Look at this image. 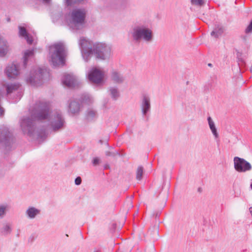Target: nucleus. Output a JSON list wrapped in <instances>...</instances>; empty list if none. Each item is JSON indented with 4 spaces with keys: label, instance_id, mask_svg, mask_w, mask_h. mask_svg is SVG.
I'll return each mask as SVG.
<instances>
[{
    "label": "nucleus",
    "instance_id": "f257e3e1",
    "mask_svg": "<svg viewBox=\"0 0 252 252\" xmlns=\"http://www.w3.org/2000/svg\"><path fill=\"white\" fill-rule=\"evenodd\" d=\"M51 107L50 103L44 100L36 102L31 112V117H24L21 120L20 126L25 133L29 135L33 131L34 121L36 120L49 119L51 126L54 131L62 129L64 126V121L59 112H55L50 116Z\"/></svg>",
    "mask_w": 252,
    "mask_h": 252
},
{
    "label": "nucleus",
    "instance_id": "f03ea898",
    "mask_svg": "<svg viewBox=\"0 0 252 252\" xmlns=\"http://www.w3.org/2000/svg\"><path fill=\"white\" fill-rule=\"evenodd\" d=\"M66 56V51L63 43H57L50 47V62L54 66L64 65Z\"/></svg>",
    "mask_w": 252,
    "mask_h": 252
},
{
    "label": "nucleus",
    "instance_id": "7ed1b4c3",
    "mask_svg": "<svg viewBox=\"0 0 252 252\" xmlns=\"http://www.w3.org/2000/svg\"><path fill=\"white\" fill-rule=\"evenodd\" d=\"M86 11L84 9H75L70 14L68 24L73 29L78 30L85 23Z\"/></svg>",
    "mask_w": 252,
    "mask_h": 252
},
{
    "label": "nucleus",
    "instance_id": "20e7f679",
    "mask_svg": "<svg viewBox=\"0 0 252 252\" xmlns=\"http://www.w3.org/2000/svg\"><path fill=\"white\" fill-rule=\"evenodd\" d=\"M133 39L136 41L143 40L146 42H151L153 39V32L151 29L144 26H138L133 29L132 33Z\"/></svg>",
    "mask_w": 252,
    "mask_h": 252
},
{
    "label": "nucleus",
    "instance_id": "39448f33",
    "mask_svg": "<svg viewBox=\"0 0 252 252\" xmlns=\"http://www.w3.org/2000/svg\"><path fill=\"white\" fill-rule=\"evenodd\" d=\"M111 54V48L109 45L103 43H95L93 45L92 55L97 59L104 60L109 59Z\"/></svg>",
    "mask_w": 252,
    "mask_h": 252
},
{
    "label": "nucleus",
    "instance_id": "423d86ee",
    "mask_svg": "<svg viewBox=\"0 0 252 252\" xmlns=\"http://www.w3.org/2000/svg\"><path fill=\"white\" fill-rule=\"evenodd\" d=\"M106 72L102 68L93 67L88 73V79L92 83L100 84L102 83Z\"/></svg>",
    "mask_w": 252,
    "mask_h": 252
},
{
    "label": "nucleus",
    "instance_id": "0eeeda50",
    "mask_svg": "<svg viewBox=\"0 0 252 252\" xmlns=\"http://www.w3.org/2000/svg\"><path fill=\"white\" fill-rule=\"evenodd\" d=\"M233 160L234 168L239 172H245L252 168L251 164L244 158L235 157Z\"/></svg>",
    "mask_w": 252,
    "mask_h": 252
},
{
    "label": "nucleus",
    "instance_id": "6e6552de",
    "mask_svg": "<svg viewBox=\"0 0 252 252\" xmlns=\"http://www.w3.org/2000/svg\"><path fill=\"white\" fill-rule=\"evenodd\" d=\"M79 44L81 50L82 56L85 61H87V58L85 59V56L89 57L92 55L93 51V46L92 47L91 42L84 37L80 38Z\"/></svg>",
    "mask_w": 252,
    "mask_h": 252
},
{
    "label": "nucleus",
    "instance_id": "1a4fd4ad",
    "mask_svg": "<svg viewBox=\"0 0 252 252\" xmlns=\"http://www.w3.org/2000/svg\"><path fill=\"white\" fill-rule=\"evenodd\" d=\"M43 69L38 68L35 71V75L30 76L27 79V81L33 86H39L41 84L43 79Z\"/></svg>",
    "mask_w": 252,
    "mask_h": 252
},
{
    "label": "nucleus",
    "instance_id": "9d476101",
    "mask_svg": "<svg viewBox=\"0 0 252 252\" xmlns=\"http://www.w3.org/2000/svg\"><path fill=\"white\" fill-rule=\"evenodd\" d=\"M11 139V134L7 128L0 129V145L8 146Z\"/></svg>",
    "mask_w": 252,
    "mask_h": 252
},
{
    "label": "nucleus",
    "instance_id": "9b49d317",
    "mask_svg": "<svg viewBox=\"0 0 252 252\" xmlns=\"http://www.w3.org/2000/svg\"><path fill=\"white\" fill-rule=\"evenodd\" d=\"M62 81L64 85L69 88L74 87L77 84L76 77L70 74H64Z\"/></svg>",
    "mask_w": 252,
    "mask_h": 252
},
{
    "label": "nucleus",
    "instance_id": "f8f14e48",
    "mask_svg": "<svg viewBox=\"0 0 252 252\" xmlns=\"http://www.w3.org/2000/svg\"><path fill=\"white\" fill-rule=\"evenodd\" d=\"M110 78L111 81L117 84L123 83L125 80V77L117 69H112L111 70Z\"/></svg>",
    "mask_w": 252,
    "mask_h": 252
},
{
    "label": "nucleus",
    "instance_id": "ddd939ff",
    "mask_svg": "<svg viewBox=\"0 0 252 252\" xmlns=\"http://www.w3.org/2000/svg\"><path fill=\"white\" fill-rule=\"evenodd\" d=\"M5 73L8 78H15L19 74V67L15 64H10L6 67Z\"/></svg>",
    "mask_w": 252,
    "mask_h": 252
},
{
    "label": "nucleus",
    "instance_id": "4468645a",
    "mask_svg": "<svg viewBox=\"0 0 252 252\" xmlns=\"http://www.w3.org/2000/svg\"><path fill=\"white\" fill-rule=\"evenodd\" d=\"M141 107L142 112L143 115H146V114L150 110L151 103L150 98L147 94H143L142 98V101Z\"/></svg>",
    "mask_w": 252,
    "mask_h": 252
},
{
    "label": "nucleus",
    "instance_id": "2eb2a0df",
    "mask_svg": "<svg viewBox=\"0 0 252 252\" xmlns=\"http://www.w3.org/2000/svg\"><path fill=\"white\" fill-rule=\"evenodd\" d=\"M8 51V46L7 41L0 36V56L3 57Z\"/></svg>",
    "mask_w": 252,
    "mask_h": 252
},
{
    "label": "nucleus",
    "instance_id": "dca6fc26",
    "mask_svg": "<svg viewBox=\"0 0 252 252\" xmlns=\"http://www.w3.org/2000/svg\"><path fill=\"white\" fill-rule=\"evenodd\" d=\"M20 88V85L18 83H11L5 85L7 94L9 95L16 91H18Z\"/></svg>",
    "mask_w": 252,
    "mask_h": 252
},
{
    "label": "nucleus",
    "instance_id": "f3484780",
    "mask_svg": "<svg viewBox=\"0 0 252 252\" xmlns=\"http://www.w3.org/2000/svg\"><path fill=\"white\" fill-rule=\"evenodd\" d=\"M69 110L73 114L77 113L80 110V104L78 102L72 101L69 104Z\"/></svg>",
    "mask_w": 252,
    "mask_h": 252
},
{
    "label": "nucleus",
    "instance_id": "a211bd4d",
    "mask_svg": "<svg viewBox=\"0 0 252 252\" xmlns=\"http://www.w3.org/2000/svg\"><path fill=\"white\" fill-rule=\"evenodd\" d=\"M108 91L109 92L111 98L114 100L117 99L120 96L119 91L118 88L116 87H110L108 90Z\"/></svg>",
    "mask_w": 252,
    "mask_h": 252
},
{
    "label": "nucleus",
    "instance_id": "6ab92c4d",
    "mask_svg": "<svg viewBox=\"0 0 252 252\" xmlns=\"http://www.w3.org/2000/svg\"><path fill=\"white\" fill-rule=\"evenodd\" d=\"M39 213L40 210L33 207H30L26 211L27 215L31 219L34 218Z\"/></svg>",
    "mask_w": 252,
    "mask_h": 252
},
{
    "label": "nucleus",
    "instance_id": "aec40b11",
    "mask_svg": "<svg viewBox=\"0 0 252 252\" xmlns=\"http://www.w3.org/2000/svg\"><path fill=\"white\" fill-rule=\"evenodd\" d=\"M33 55H34V50L33 49L27 50L25 52L24 57H23V58H24L23 63H24V66L25 67H26V64L27 63L29 59L32 57L33 56Z\"/></svg>",
    "mask_w": 252,
    "mask_h": 252
},
{
    "label": "nucleus",
    "instance_id": "412c9836",
    "mask_svg": "<svg viewBox=\"0 0 252 252\" xmlns=\"http://www.w3.org/2000/svg\"><path fill=\"white\" fill-rule=\"evenodd\" d=\"M223 29L221 26H218L211 32V35L215 36L216 38L219 37L223 32Z\"/></svg>",
    "mask_w": 252,
    "mask_h": 252
},
{
    "label": "nucleus",
    "instance_id": "4be33fe9",
    "mask_svg": "<svg viewBox=\"0 0 252 252\" xmlns=\"http://www.w3.org/2000/svg\"><path fill=\"white\" fill-rule=\"evenodd\" d=\"M190 1L192 5L199 7L203 6L206 3L205 0H191Z\"/></svg>",
    "mask_w": 252,
    "mask_h": 252
},
{
    "label": "nucleus",
    "instance_id": "5701e85b",
    "mask_svg": "<svg viewBox=\"0 0 252 252\" xmlns=\"http://www.w3.org/2000/svg\"><path fill=\"white\" fill-rule=\"evenodd\" d=\"M96 113L94 110H89L87 114V118L88 120H92L95 117Z\"/></svg>",
    "mask_w": 252,
    "mask_h": 252
},
{
    "label": "nucleus",
    "instance_id": "b1692460",
    "mask_svg": "<svg viewBox=\"0 0 252 252\" xmlns=\"http://www.w3.org/2000/svg\"><path fill=\"white\" fill-rule=\"evenodd\" d=\"M1 232L4 234H7L11 232V228L9 224H6L1 229Z\"/></svg>",
    "mask_w": 252,
    "mask_h": 252
},
{
    "label": "nucleus",
    "instance_id": "393cba45",
    "mask_svg": "<svg viewBox=\"0 0 252 252\" xmlns=\"http://www.w3.org/2000/svg\"><path fill=\"white\" fill-rule=\"evenodd\" d=\"M143 173V168L141 166L138 167L136 172V179L138 180H140L142 177Z\"/></svg>",
    "mask_w": 252,
    "mask_h": 252
},
{
    "label": "nucleus",
    "instance_id": "a878e982",
    "mask_svg": "<svg viewBox=\"0 0 252 252\" xmlns=\"http://www.w3.org/2000/svg\"><path fill=\"white\" fill-rule=\"evenodd\" d=\"M19 35L20 36L25 37L26 35H27L28 34L26 29L24 27L19 26Z\"/></svg>",
    "mask_w": 252,
    "mask_h": 252
},
{
    "label": "nucleus",
    "instance_id": "bb28decb",
    "mask_svg": "<svg viewBox=\"0 0 252 252\" xmlns=\"http://www.w3.org/2000/svg\"><path fill=\"white\" fill-rule=\"evenodd\" d=\"M7 207L4 205L0 206V218H2L5 215Z\"/></svg>",
    "mask_w": 252,
    "mask_h": 252
},
{
    "label": "nucleus",
    "instance_id": "cd10ccee",
    "mask_svg": "<svg viewBox=\"0 0 252 252\" xmlns=\"http://www.w3.org/2000/svg\"><path fill=\"white\" fill-rule=\"evenodd\" d=\"M208 122L211 130L216 128L215 125L210 117L208 118Z\"/></svg>",
    "mask_w": 252,
    "mask_h": 252
},
{
    "label": "nucleus",
    "instance_id": "c85d7f7f",
    "mask_svg": "<svg viewBox=\"0 0 252 252\" xmlns=\"http://www.w3.org/2000/svg\"><path fill=\"white\" fill-rule=\"evenodd\" d=\"M83 0H66V4L71 5L74 3L81 2Z\"/></svg>",
    "mask_w": 252,
    "mask_h": 252
},
{
    "label": "nucleus",
    "instance_id": "c756f323",
    "mask_svg": "<svg viewBox=\"0 0 252 252\" xmlns=\"http://www.w3.org/2000/svg\"><path fill=\"white\" fill-rule=\"evenodd\" d=\"M25 38L26 39L27 42L29 44H32L33 42L32 37L28 34L25 37Z\"/></svg>",
    "mask_w": 252,
    "mask_h": 252
},
{
    "label": "nucleus",
    "instance_id": "7c9ffc66",
    "mask_svg": "<svg viewBox=\"0 0 252 252\" xmlns=\"http://www.w3.org/2000/svg\"><path fill=\"white\" fill-rule=\"evenodd\" d=\"M211 131H212L213 134L214 135V136H215V138L217 139L219 137V134L218 133L216 127L214 129H211Z\"/></svg>",
    "mask_w": 252,
    "mask_h": 252
},
{
    "label": "nucleus",
    "instance_id": "2f4dec72",
    "mask_svg": "<svg viewBox=\"0 0 252 252\" xmlns=\"http://www.w3.org/2000/svg\"><path fill=\"white\" fill-rule=\"evenodd\" d=\"M81 178L80 177H78L75 180V183L76 185H79L81 184Z\"/></svg>",
    "mask_w": 252,
    "mask_h": 252
},
{
    "label": "nucleus",
    "instance_id": "473e14b6",
    "mask_svg": "<svg viewBox=\"0 0 252 252\" xmlns=\"http://www.w3.org/2000/svg\"><path fill=\"white\" fill-rule=\"evenodd\" d=\"M99 162V159L98 158H94L93 159V164L94 165L98 164Z\"/></svg>",
    "mask_w": 252,
    "mask_h": 252
},
{
    "label": "nucleus",
    "instance_id": "72a5a7b5",
    "mask_svg": "<svg viewBox=\"0 0 252 252\" xmlns=\"http://www.w3.org/2000/svg\"><path fill=\"white\" fill-rule=\"evenodd\" d=\"M105 155L107 156H115V154L114 153H111L110 152H109V151L106 152Z\"/></svg>",
    "mask_w": 252,
    "mask_h": 252
},
{
    "label": "nucleus",
    "instance_id": "f704fd0d",
    "mask_svg": "<svg viewBox=\"0 0 252 252\" xmlns=\"http://www.w3.org/2000/svg\"><path fill=\"white\" fill-rule=\"evenodd\" d=\"M18 94H19V98H18V99H20V97H21V94H20V92H18Z\"/></svg>",
    "mask_w": 252,
    "mask_h": 252
},
{
    "label": "nucleus",
    "instance_id": "c9c22d12",
    "mask_svg": "<svg viewBox=\"0 0 252 252\" xmlns=\"http://www.w3.org/2000/svg\"><path fill=\"white\" fill-rule=\"evenodd\" d=\"M211 65L212 64L211 63H209V64H208L209 66H211Z\"/></svg>",
    "mask_w": 252,
    "mask_h": 252
},
{
    "label": "nucleus",
    "instance_id": "e433bc0d",
    "mask_svg": "<svg viewBox=\"0 0 252 252\" xmlns=\"http://www.w3.org/2000/svg\"><path fill=\"white\" fill-rule=\"evenodd\" d=\"M100 142L101 143H102V140H100Z\"/></svg>",
    "mask_w": 252,
    "mask_h": 252
},
{
    "label": "nucleus",
    "instance_id": "4c0bfd02",
    "mask_svg": "<svg viewBox=\"0 0 252 252\" xmlns=\"http://www.w3.org/2000/svg\"><path fill=\"white\" fill-rule=\"evenodd\" d=\"M251 188L252 189V184L251 185Z\"/></svg>",
    "mask_w": 252,
    "mask_h": 252
}]
</instances>
